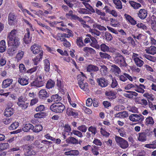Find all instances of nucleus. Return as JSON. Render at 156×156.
Returning <instances> with one entry per match:
<instances>
[{"label":"nucleus","instance_id":"1","mask_svg":"<svg viewBox=\"0 0 156 156\" xmlns=\"http://www.w3.org/2000/svg\"><path fill=\"white\" fill-rule=\"evenodd\" d=\"M17 31L13 29L8 34L7 36L8 44L9 46H12L14 48H17L19 45V39L16 37Z\"/></svg>","mask_w":156,"mask_h":156},{"label":"nucleus","instance_id":"2","mask_svg":"<svg viewBox=\"0 0 156 156\" xmlns=\"http://www.w3.org/2000/svg\"><path fill=\"white\" fill-rule=\"evenodd\" d=\"M50 109L56 113H62L65 108L64 105L61 103H55L50 107Z\"/></svg>","mask_w":156,"mask_h":156},{"label":"nucleus","instance_id":"3","mask_svg":"<svg viewBox=\"0 0 156 156\" xmlns=\"http://www.w3.org/2000/svg\"><path fill=\"white\" fill-rule=\"evenodd\" d=\"M44 75L43 72L41 73L37 76L36 80L31 83V86L38 87L43 86L44 83Z\"/></svg>","mask_w":156,"mask_h":156},{"label":"nucleus","instance_id":"4","mask_svg":"<svg viewBox=\"0 0 156 156\" xmlns=\"http://www.w3.org/2000/svg\"><path fill=\"white\" fill-rule=\"evenodd\" d=\"M115 139L117 145L121 148L126 149L129 147V145L128 141L125 139L116 135Z\"/></svg>","mask_w":156,"mask_h":156},{"label":"nucleus","instance_id":"5","mask_svg":"<svg viewBox=\"0 0 156 156\" xmlns=\"http://www.w3.org/2000/svg\"><path fill=\"white\" fill-rule=\"evenodd\" d=\"M34 54L39 53L37 56L33 59L34 64V65H37L41 62L42 58L43 51L40 49H31Z\"/></svg>","mask_w":156,"mask_h":156},{"label":"nucleus","instance_id":"6","mask_svg":"<svg viewBox=\"0 0 156 156\" xmlns=\"http://www.w3.org/2000/svg\"><path fill=\"white\" fill-rule=\"evenodd\" d=\"M143 96L147 98L148 102V105L149 108L152 111H154L156 109V105H154L151 101H153L154 99V95L150 94L148 93H145L143 95Z\"/></svg>","mask_w":156,"mask_h":156},{"label":"nucleus","instance_id":"7","mask_svg":"<svg viewBox=\"0 0 156 156\" xmlns=\"http://www.w3.org/2000/svg\"><path fill=\"white\" fill-rule=\"evenodd\" d=\"M115 63L118 64L120 67H126L127 64L126 63L125 58L120 54H118L114 58Z\"/></svg>","mask_w":156,"mask_h":156},{"label":"nucleus","instance_id":"8","mask_svg":"<svg viewBox=\"0 0 156 156\" xmlns=\"http://www.w3.org/2000/svg\"><path fill=\"white\" fill-rule=\"evenodd\" d=\"M89 38H86L85 39L84 42H83L81 37H78L76 39V44L79 48H82L83 46H87L88 43L90 44L91 41Z\"/></svg>","mask_w":156,"mask_h":156},{"label":"nucleus","instance_id":"9","mask_svg":"<svg viewBox=\"0 0 156 156\" xmlns=\"http://www.w3.org/2000/svg\"><path fill=\"white\" fill-rule=\"evenodd\" d=\"M33 145L32 144H26L23 146L22 148L26 155L29 156L34 154L32 153V149L34 148Z\"/></svg>","mask_w":156,"mask_h":156},{"label":"nucleus","instance_id":"10","mask_svg":"<svg viewBox=\"0 0 156 156\" xmlns=\"http://www.w3.org/2000/svg\"><path fill=\"white\" fill-rule=\"evenodd\" d=\"M129 120L133 122H142L144 119V116L142 115L132 114L129 117Z\"/></svg>","mask_w":156,"mask_h":156},{"label":"nucleus","instance_id":"11","mask_svg":"<svg viewBox=\"0 0 156 156\" xmlns=\"http://www.w3.org/2000/svg\"><path fill=\"white\" fill-rule=\"evenodd\" d=\"M74 2L73 4L71 3V2L68 0H64V2L69 6L70 8L73 9V7H74L75 8H78L82 7L83 5L81 3L76 0H73Z\"/></svg>","mask_w":156,"mask_h":156},{"label":"nucleus","instance_id":"12","mask_svg":"<svg viewBox=\"0 0 156 156\" xmlns=\"http://www.w3.org/2000/svg\"><path fill=\"white\" fill-rule=\"evenodd\" d=\"M18 105L23 109L26 108L29 105V102L27 100L24 101L22 96L19 97L18 98Z\"/></svg>","mask_w":156,"mask_h":156},{"label":"nucleus","instance_id":"13","mask_svg":"<svg viewBox=\"0 0 156 156\" xmlns=\"http://www.w3.org/2000/svg\"><path fill=\"white\" fill-rule=\"evenodd\" d=\"M18 82L22 86H26L29 83V79L26 76L19 75Z\"/></svg>","mask_w":156,"mask_h":156},{"label":"nucleus","instance_id":"14","mask_svg":"<svg viewBox=\"0 0 156 156\" xmlns=\"http://www.w3.org/2000/svg\"><path fill=\"white\" fill-rule=\"evenodd\" d=\"M96 81L98 85L101 87H105L109 84L108 80L104 77L98 78Z\"/></svg>","mask_w":156,"mask_h":156},{"label":"nucleus","instance_id":"15","mask_svg":"<svg viewBox=\"0 0 156 156\" xmlns=\"http://www.w3.org/2000/svg\"><path fill=\"white\" fill-rule=\"evenodd\" d=\"M105 95L109 100H113L116 98L117 93L113 90H109L105 92Z\"/></svg>","mask_w":156,"mask_h":156},{"label":"nucleus","instance_id":"16","mask_svg":"<svg viewBox=\"0 0 156 156\" xmlns=\"http://www.w3.org/2000/svg\"><path fill=\"white\" fill-rule=\"evenodd\" d=\"M49 93L47 92L46 90L45 89H41L39 92L38 97L41 99H46L47 98L49 97Z\"/></svg>","mask_w":156,"mask_h":156},{"label":"nucleus","instance_id":"17","mask_svg":"<svg viewBox=\"0 0 156 156\" xmlns=\"http://www.w3.org/2000/svg\"><path fill=\"white\" fill-rule=\"evenodd\" d=\"M13 81V79L11 78H8L4 80L2 83V87L5 89L9 87L12 84Z\"/></svg>","mask_w":156,"mask_h":156},{"label":"nucleus","instance_id":"18","mask_svg":"<svg viewBox=\"0 0 156 156\" xmlns=\"http://www.w3.org/2000/svg\"><path fill=\"white\" fill-rule=\"evenodd\" d=\"M16 16L14 13L10 12L8 16L9 24L11 25L14 24L16 21Z\"/></svg>","mask_w":156,"mask_h":156},{"label":"nucleus","instance_id":"19","mask_svg":"<svg viewBox=\"0 0 156 156\" xmlns=\"http://www.w3.org/2000/svg\"><path fill=\"white\" fill-rule=\"evenodd\" d=\"M119 80L123 82H125L128 79L130 81H133V78L129 74L124 73L119 76Z\"/></svg>","mask_w":156,"mask_h":156},{"label":"nucleus","instance_id":"20","mask_svg":"<svg viewBox=\"0 0 156 156\" xmlns=\"http://www.w3.org/2000/svg\"><path fill=\"white\" fill-rule=\"evenodd\" d=\"M147 15V11L144 9H140L137 13L138 16L141 20L145 19Z\"/></svg>","mask_w":156,"mask_h":156},{"label":"nucleus","instance_id":"21","mask_svg":"<svg viewBox=\"0 0 156 156\" xmlns=\"http://www.w3.org/2000/svg\"><path fill=\"white\" fill-rule=\"evenodd\" d=\"M148 133L146 132L140 133H138V140L140 142H143L147 140Z\"/></svg>","mask_w":156,"mask_h":156},{"label":"nucleus","instance_id":"22","mask_svg":"<svg viewBox=\"0 0 156 156\" xmlns=\"http://www.w3.org/2000/svg\"><path fill=\"white\" fill-rule=\"evenodd\" d=\"M26 30L27 33L24 35L23 41L25 44H29L31 42V37H30V33L29 29L27 28Z\"/></svg>","mask_w":156,"mask_h":156},{"label":"nucleus","instance_id":"23","mask_svg":"<svg viewBox=\"0 0 156 156\" xmlns=\"http://www.w3.org/2000/svg\"><path fill=\"white\" fill-rule=\"evenodd\" d=\"M66 113L69 116L76 117L78 115L75 110L72 108H68L66 111Z\"/></svg>","mask_w":156,"mask_h":156},{"label":"nucleus","instance_id":"24","mask_svg":"<svg viewBox=\"0 0 156 156\" xmlns=\"http://www.w3.org/2000/svg\"><path fill=\"white\" fill-rule=\"evenodd\" d=\"M87 71L88 72H96L99 70V68L96 66L92 64H90L88 66L87 68Z\"/></svg>","mask_w":156,"mask_h":156},{"label":"nucleus","instance_id":"25","mask_svg":"<svg viewBox=\"0 0 156 156\" xmlns=\"http://www.w3.org/2000/svg\"><path fill=\"white\" fill-rule=\"evenodd\" d=\"M66 141L68 144L76 145L77 143V139L72 136H70L66 140Z\"/></svg>","mask_w":156,"mask_h":156},{"label":"nucleus","instance_id":"26","mask_svg":"<svg viewBox=\"0 0 156 156\" xmlns=\"http://www.w3.org/2000/svg\"><path fill=\"white\" fill-rule=\"evenodd\" d=\"M145 125L147 126H152L154 123V121L153 118L149 116L145 119Z\"/></svg>","mask_w":156,"mask_h":156},{"label":"nucleus","instance_id":"27","mask_svg":"<svg viewBox=\"0 0 156 156\" xmlns=\"http://www.w3.org/2000/svg\"><path fill=\"white\" fill-rule=\"evenodd\" d=\"M79 86L83 90L88 92L89 90L88 88V83L85 82H83V83H78Z\"/></svg>","mask_w":156,"mask_h":156},{"label":"nucleus","instance_id":"28","mask_svg":"<svg viewBox=\"0 0 156 156\" xmlns=\"http://www.w3.org/2000/svg\"><path fill=\"white\" fill-rule=\"evenodd\" d=\"M14 113V110L11 108H7L4 112V115L7 117H9L12 115Z\"/></svg>","mask_w":156,"mask_h":156},{"label":"nucleus","instance_id":"29","mask_svg":"<svg viewBox=\"0 0 156 156\" xmlns=\"http://www.w3.org/2000/svg\"><path fill=\"white\" fill-rule=\"evenodd\" d=\"M81 74L78 75L77 76V79L78 81V83H83L85 82V78H86L85 74L82 72H80Z\"/></svg>","mask_w":156,"mask_h":156},{"label":"nucleus","instance_id":"30","mask_svg":"<svg viewBox=\"0 0 156 156\" xmlns=\"http://www.w3.org/2000/svg\"><path fill=\"white\" fill-rule=\"evenodd\" d=\"M56 86L59 90L61 91L63 90L64 85L61 79H57Z\"/></svg>","mask_w":156,"mask_h":156},{"label":"nucleus","instance_id":"31","mask_svg":"<svg viewBox=\"0 0 156 156\" xmlns=\"http://www.w3.org/2000/svg\"><path fill=\"white\" fill-rule=\"evenodd\" d=\"M111 70L115 75L119 74L121 73V70L119 68L115 65L112 66Z\"/></svg>","mask_w":156,"mask_h":156},{"label":"nucleus","instance_id":"32","mask_svg":"<svg viewBox=\"0 0 156 156\" xmlns=\"http://www.w3.org/2000/svg\"><path fill=\"white\" fill-rule=\"evenodd\" d=\"M79 154V152L78 150H71L65 152L66 155L77 156Z\"/></svg>","mask_w":156,"mask_h":156},{"label":"nucleus","instance_id":"33","mask_svg":"<svg viewBox=\"0 0 156 156\" xmlns=\"http://www.w3.org/2000/svg\"><path fill=\"white\" fill-rule=\"evenodd\" d=\"M99 147L95 146H93L91 148V151L93 155L95 156H97L99 154Z\"/></svg>","mask_w":156,"mask_h":156},{"label":"nucleus","instance_id":"34","mask_svg":"<svg viewBox=\"0 0 156 156\" xmlns=\"http://www.w3.org/2000/svg\"><path fill=\"white\" fill-rule=\"evenodd\" d=\"M42 69V67L41 66H35L32 68H31L30 69L27 70V73L28 74H31L32 73L35 72L37 70H38L37 72L40 71Z\"/></svg>","mask_w":156,"mask_h":156},{"label":"nucleus","instance_id":"35","mask_svg":"<svg viewBox=\"0 0 156 156\" xmlns=\"http://www.w3.org/2000/svg\"><path fill=\"white\" fill-rule=\"evenodd\" d=\"M55 84V82L54 80L49 79L46 84V87L48 89L52 88L54 87Z\"/></svg>","mask_w":156,"mask_h":156},{"label":"nucleus","instance_id":"36","mask_svg":"<svg viewBox=\"0 0 156 156\" xmlns=\"http://www.w3.org/2000/svg\"><path fill=\"white\" fill-rule=\"evenodd\" d=\"M124 16L126 20L128 21L132 25H135L136 24V21L134 20L133 18L130 16L126 14H124Z\"/></svg>","mask_w":156,"mask_h":156},{"label":"nucleus","instance_id":"37","mask_svg":"<svg viewBox=\"0 0 156 156\" xmlns=\"http://www.w3.org/2000/svg\"><path fill=\"white\" fill-rule=\"evenodd\" d=\"M131 6L134 9H138L141 6V5L138 3H137L132 1H129V2Z\"/></svg>","mask_w":156,"mask_h":156},{"label":"nucleus","instance_id":"38","mask_svg":"<svg viewBox=\"0 0 156 156\" xmlns=\"http://www.w3.org/2000/svg\"><path fill=\"white\" fill-rule=\"evenodd\" d=\"M116 9H121L122 8V3L120 0H112Z\"/></svg>","mask_w":156,"mask_h":156},{"label":"nucleus","instance_id":"39","mask_svg":"<svg viewBox=\"0 0 156 156\" xmlns=\"http://www.w3.org/2000/svg\"><path fill=\"white\" fill-rule=\"evenodd\" d=\"M33 128H34V126L32 124L28 123L24 125L22 129L24 132H27L30 129L32 130Z\"/></svg>","mask_w":156,"mask_h":156},{"label":"nucleus","instance_id":"40","mask_svg":"<svg viewBox=\"0 0 156 156\" xmlns=\"http://www.w3.org/2000/svg\"><path fill=\"white\" fill-rule=\"evenodd\" d=\"M136 65L139 67H141L143 65L144 62L143 61L137 57H135L133 58Z\"/></svg>","mask_w":156,"mask_h":156},{"label":"nucleus","instance_id":"41","mask_svg":"<svg viewBox=\"0 0 156 156\" xmlns=\"http://www.w3.org/2000/svg\"><path fill=\"white\" fill-rule=\"evenodd\" d=\"M44 70L46 72H48L50 70V62L48 59H46L44 61Z\"/></svg>","mask_w":156,"mask_h":156},{"label":"nucleus","instance_id":"42","mask_svg":"<svg viewBox=\"0 0 156 156\" xmlns=\"http://www.w3.org/2000/svg\"><path fill=\"white\" fill-rule=\"evenodd\" d=\"M101 67L100 70L101 74L103 76L106 75L108 72V68L104 65L101 66Z\"/></svg>","mask_w":156,"mask_h":156},{"label":"nucleus","instance_id":"43","mask_svg":"<svg viewBox=\"0 0 156 156\" xmlns=\"http://www.w3.org/2000/svg\"><path fill=\"white\" fill-rule=\"evenodd\" d=\"M43 129V127L41 125H37L33 128L32 130L34 133H39Z\"/></svg>","mask_w":156,"mask_h":156},{"label":"nucleus","instance_id":"44","mask_svg":"<svg viewBox=\"0 0 156 156\" xmlns=\"http://www.w3.org/2000/svg\"><path fill=\"white\" fill-rule=\"evenodd\" d=\"M19 124L18 122L15 121L11 124L8 128L10 130H13L17 128L19 126Z\"/></svg>","mask_w":156,"mask_h":156},{"label":"nucleus","instance_id":"45","mask_svg":"<svg viewBox=\"0 0 156 156\" xmlns=\"http://www.w3.org/2000/svg\"><path fill=\"white\" fill-rule=\"evenodd\" d=\"M89 132H91L93 136L95 135L97 133V131L96 128L94 126H91L88 128Z\"/></svg>","mask_w":156,"mask_h":156},{"label":"nucleus","instance_id":"46","mask_svg":"<svg viewBox=\"0 0 156 156\" xmlns=\"http://www.w3.org/2000/svg\"><path fill=\"white\" fill-rule=\"evenodd\" d=\"M51 99L54 102L59 101L62 100V97L57 94L53 95L51 96Z\"/></svg>","mask_w":156,"mask_h":156},{"label":"nucleus","instance_id":"47","mask_svg":"<svg viewBox=\"0 0 156 156\" xmlns=\"http://www.w3.org/2000/svg\"><path fill=\"white\" fill-rule=\"evenodd\" d=\"M9 145L8 143L0 144V151H2L9 148Z\"/></svg>","mask_w":156,"mask_h":156},{"label":"nucleus","instance_id":"48","mask_svg":"<svg viewBox=\"0 0 156 156\" xmlns=\"http://www.w3.org/2000/svg\"><path fill=\"white\" fill-rule=\"evenodd\" d=\"M82 3L85 5L87 9H88L90 12L93 13L95 12V10L89 4L84 2H82Z\"/></svg>","mask_w":156,"mask_h":156},{"label":"nucleus","instance_id":"49","mask_svg":"<svg viewBox=\"0 0 156 156\" xmlns=\"http://www.w3.org/2000/svg\"><path fill=\"white\" fill-rule=\"evenodd\" d=\"M143 56L146 59L151 61L154 62L156 61V58L154 56H152L146 54H144Z\"/></svg>","mask_w":156,"mask_h":156},{"label":"nucleus","instance_id":"50","mask_svg":"<svg viewBox=\"0 0 156 156\" xmlns=\"http://www.w3.org/2000/svg\"><path fill=\"white\" fill-rule=\"evenodd\" d=\"M77 129L78 130L82 133L86 132L87 130V127L84 125H82L78 126Z\"/></svg>","mask_w":156,"mask_h":156},{"label":"nucleus","instance_id":"51","mask_svg":"<svg viewBox=\"0 0 156 156\" xmlns=\"http://www.w3.org/2000/svg\"><path fill=\"white\" fill-rule=\"evenodd\" d=\"M100 129V133L102 136H105L106 137H108L110 136V133L107 132L105 129H104L103 128L101 127Z\"/></svg>","mask_w":156,"mask_h":156},{"label":"nucleus","instance_id":"52","mask_svg":"<svg viewBox=\"0 0 156 156\" xmlns=\"http://www.w3.org/2000/svg\"><path fill=\"white\" fill-rule=\"evenodd\" d=\"M12 120V119L11 118H6L2 119V122L5 125H8L11 123Z\"/></svg>","mask_w":156,"mask_h":156},{"label":"nucleus","instance_id":"53","mask_svg":"<svg viewBox=\"0 0 156 156\" xmlns=\"http://www.w3.org/2000/svg\"><path fill=\"white\" fill-rule=\"evenodd\" d=\"M56 38L58 40H59L61 41H64L66 39L65 38L63 34L59 33L57 34Z\"/></svg>","mask_w":156,"mask_h":156},{"label":"nucleus","instance_id":"54","mask_svg":"<svg viewBox=\"0 0 156 156\" xmlns=\"http://www.w3.org/2000/svg\"><path fill=\"white\" fill-rule=\"evenodd\" d=\"M72 133L80 138H82L83 136L82 133L78 130H73L72 131Z\"/></svg>","mask_w":156,"mask_h":156},{"label":"nucleus","instance_id":"55","mask_svg":"<svg viewBox=\"0 0 156 156\" xmlns=\"http://www.w3.org/2000/svg\"><path fill=\"white\" fill-rule=\"evenodd\" d=\"M24 54V51L21 50L19 51V52L17 54L16 56V58L17 60H20L23 57Z\"/></svg>","mask_w":156,"mask_h":156},{"label":"nucleus","instance_id":"56","mask_svg":"<svg viewBox=\"0 0 156 156\" xmlns=\"http://www.w3.org/2000/svg\"><path fill=\"white\" fill-rule=\"evenodd\" d=\"M19 71L21 73H24L26 71V69L23 64H20L19 65Z\"/></svg>","mask_w":156,"mask_h":156},{"label":"nucleus","instance_id":"57","mask_svg":"<svg viewBox=\"0 0 156 156\" xmlns=\"http://www.w3.org/2000/svg\"><path fill=\"white\" fill-rule=\"evenodd\" d=\"M125 108V107L122 105H117L115 106L114 108V109L115 110L118 111L124 110Z\"/></svg>","mask_w":156,"mask_h":156},{"label":"nucleus","instance_id":"58","mask_svg":"<svg viewBox=\"0 0 156 156\" xmlns=\"http://www.w3.org/2000/svg\"><path fill=\"white\" fill-rule=\"evenodd\" d=\"M93 143L96 146H101L102 145V142L101 140L98 139L94 138L93 141Z\"/></svg>","mask_w":156,"mask_h":156},{"label":"nucleus","instance_id":"59","mask_svg":"<svg viewBox=\"0 0 156 156\" xmlns=\"http://www.w3.org/2000/svg\"><path fill=\"white\" fill-rule=\"evenodd\" d=\"M118 85V83L116 80L115 78H112V82L111 85V87L114 88L116 87Z\"/></svg>","mask_w":156,"mask_h":156},{"label":"nucleus","instance_id":"60","mask_svg":"<svg viewBox=\"0 0 156 156\" xmlns=\"http://www.w3.org/2000/svg\"><path fill=\"white\" fill-rule=\"evenodd\" d=\"M105 39L108 41H111L113 38V37L112 35L109 33L106 32L105 33Z\"/></svg>","mask_w":156,"mask_h":156},{"label":"nucleus","instance_id":"61","mask_svg":"<svg viewBox=\"0 0 156 156\" xmlns=\"http://www.w3.org/2000/svg\"><path fill=\"white\" fill-rule=\"evenodd\" d=\"M135 87H136V88L135 89V90L136 91L142 94H143L145 90H144V89L138 87V85L136 84Z\"/></svg>","mask_w":156,"mask_h":156},{"label":"nucleus","instance_id":"62","mask_svg":"<svg viewBox=\"0 0 156 156\" xmlns=\"http://www.w3.org/2000/svg\"><path fill=\"white\" fill-rule=\"evenodd\" d=\"M94 26L95 27V28L98 29L100 30H106V28L104 26H101V25L97 24H95Z\"/></svg>","mask_w":156,"mask_h":156},{"label":"nucleus","instance_id":"63","mask_svg":"<svg viewBox=\"0 0 156 156\" xmlns=\"http://www.w3.org/2000/svg\"><path fill=\"white\" fill-rule=\"evenodd\" d=\"M45 109L44 106L43 105H40L36 108V112H41L44 111Z\"/></svg>","mask_w":156,"mask_h":156},{"label":"nucleus","instance_id":"64","mask_svg":"<svg viewBox=\"0 0 156 156\" xmlns=\"http://www.w3.org/2000/svg\"><path fill=\"white\" fill-rule=\"evenodd\" d=\"M151 26L152 29L156 32V22L155 20H152Z\"/></svg>","mask_w":156,"mask_h":156}]
</instances>
